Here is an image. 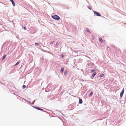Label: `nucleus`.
<instances>
[{"label":"nucleus","mask_w":126,"mask_h":126,"mask_svg":"<svg viewBox=\"0 0 126 126\" xmlns=\"http://www.w3.org/2000/svg\"><path fill=\"white\" fill-rule=\"evenodd\" d=\"M52 43H53V42H50V44H51Z\"/></svg>","instance_id":"obj_19"},{"label":"nucleus","mask_w":126,"mask_h":126,"mask_svg":"<svg viewBox=\"0 0 126 126\" xmlns=\"http://www.w3.org/2000/svg\"><path fill=\"white\" fill-rule=\"evenodd\" d=\"M26 87V86L25 85H23V86H22V87H23V88H25Z\"/></svg>","instance_id":"obj_17"},{"label":"nucleus","mask_w":126,"mask_h":126,"mask_svg":"<svg viewBox=\"0 0 126 126\" xmlns=\"http://www.w3.org/2000/svg\"><path fill=\"white\" fill-rule=\"evenodd\" d=\"M104 74H102L100 75V76L101 77H103L104 76Z\"/></svg>","instance_id":"obj_14"},{"label":"nucleus","mask_w":126,"mask_h":126,"mask_svg":"<svg viewBox=\"0 0 126 126\" xmlns=\"http://www.w3.org/2000/svg\"><path fill=\"white\" fill-rule=\"evenodd\" d=\"M96 74V72H94L93 74L92 75V77H94Z\"/></svg>","instance_id":"obj_6"},{"label":"nucleus","mask_w":126,"mask_h":126,"mask_svg":"<svg viewBox=\"0 0 126 126\" xmlns=\"http://www.w3.org/2000/svg\"><path fill=\"white\" fill-rule=\"evenodd\" d=\"M86 31H87V32H89V33H90V31H89V30L88 29H86Z\"/></svg>","instance_id":"obj_16"},{"label":"nucleus","mask_w":126,"mask_h":126,"mask_svg":"<svg viewBox=\"0 0 126 126\" xmlns=\"http://www.w3.org/2000/svg\"><path fill=\"white\" fill-rule=\"evenodd\" d=\"M82 103V101L81 99H79V104H81Z\"/></svg>","instance_id":"obj_7"},{"label":"nucleus","mask_w":126,"mask_h":126,"mask_svg":"<svg viewBox=\"0 0 126 126\" xmlns=\"http://www.w3.org/2000/svg\"><path fill=\"white\" fill-rule=\"evenodd\" d=\"M93 12H94V14L97 16H101V15L100 14L99 12L94 11Z\"/></svg>","instance_id":"obj_2"},{"label":"nucleus","mask_w":126,"mask_h":126,"mask_svg":"<svg viewBox=\"0 0 126 126\" xmlns=\"http://www.w3.org/2000/svg\"><path fill=\"white\" fill-rule=\"evenodd\" d=\"M36 109H37L41 111H42L43 110V109L40 108L39 107H36Z\"/></svg>","instance_id":"obj_4"},{"label":"nucleus","mask_w":126,"mask_h":126,"mask_svg":"<svg viewBox=\"0 0 126 126\" xmlns=\"http://www.w3.org/2000/svg\"><path fill=\"white\" fill-rule=\"evenodd\" d=\"M23 28H24V29H25V30H26V27H23Z\"/></svg>","instance_id":"obj_18"},{"label":"nucleus","mask_w":126,"mask_h":126,"mask_svg":"<svg viewBox=\"0 0 126 126\" xmlns=\"http://www.w3.org/2000/svg\"><path fill=\"white\" fill-rule=\"evenodd\" d=\"M64 69L62 67L61 68V71H60V72L61 73H62L64 71Z\"/></svg>","instance_id":"obj_5"},{"label":"nucleus","mask_w":126,"mask_h":126,"mask_svg":"<svg viewBox=\"0 0 126 126\" xmlns=\"http://www.w3.org/2000/svg\"><path fill=\"white\" fill-rule=\"evenodd\" d=\"M6 57V55H4L2 58V60H3Z\"/></svg>","instance_id":"obj_11"},{"label":"nucleus","mask_w":126,"mask_h":126,"mask_svg":"<svg viewBox=\"0 0 126 126\" xmlns=\"http://www.w3.org/2000/svg\"><path fill=\"white\" fill-rule=\"evenodd\" d=\"M99 40L100 41V42H103V40H102V39L100 37L99 38Z\"/></svg>","instance_id":"obj_8"},{"label":"nucleus","mask_w":126,"mask_h":126,"mask_svg":"<svg viewBox=\"0 0 126 126\" xmlns=\"http://www.w3.org/2000/svg\"><path fill=\"white\" fill-rule=\"evenodd\" d=\"M19 62H18L14 65L15 66H16L17 65H18L19 64Z\"/></svg>","instance_id":"obj_10"},{"label":"nucleus","mask_w":126,"mask_h":126,"mask_svg":"<svg viewBox=\"0 0 126 126\" xmlns=\"http://www.w3.org/2000/svg\"><path fill=\"white\" fill-rule=\"evenodd\" d=\"M95 71V70H91V72L92 73L94 72Z\"/></svg>","instance_id":"obj_13"},{"label":"nucleus","mask_w":126,"mask_h":126,"mask_svg":"<svg viewBox=\"0 0 126 126\" xmlns=\"http://www.w3.org/2000/svg\"><path fill=\"white\" fill-rule=\"evenodd\" d=\"M35 45L36 46H38L39 45V44L38 43H35Z\"/></svg>","instance_id":"obj_15"},{"label":"nucleus","mask_w":126,"mask_h":126,"mask_svg":"<svg viewBox=\"0 0 126 126\" xmlns=\"http://www.w3.org/2000/svg\"><path fill=\"white\" fill-rule=\"evenodd\" d=\"M52 17L53 19L58 20L60 19V17L57 15H55L52 16Z\"/></svg>","instance_id":"obj_1"},{"label":"nucleus","mask_w":126,"mask_h":126,"mask_svg":"<svg viewBox=\"0 0 126 126\" xmlns=\"http://www.w3.org/2000/svg\"><path fill=\"white\" fill-rule=\"evenodd\" d=\"M93 94V92H91L89 94V97H91L92 95Z\"/></svg>","instance_id":"obj_9"},{"label":"nucleus","mask_w":126,"mask_h":126,"mask_svg":"<svg viewBox=\"0 0 126 126\" xmlns=\"http://www.w3.org/2000/svg\"><path fill=\"white\" fill-rule=\"evenodd\" d=\"M67 70H65L64 72V75H66L67 74Z\"/></svg>","instance_id":"obj_12"},{"label":"nucleus","mask_w":126,"mask_h":126,"mask_svg":"<svg viewBox=\"0 0 126 126\" xmlns=\"http://www.w3.org/2000/svg\"><path fill=\"white\" fill-rule=\"evenodd\" d=\"M124 88L123 89L122 91L120 93V96L121 98L122 96L123 95L124 92Z\"/></svg>","instance_id":"obj_3"}]
</instances>
